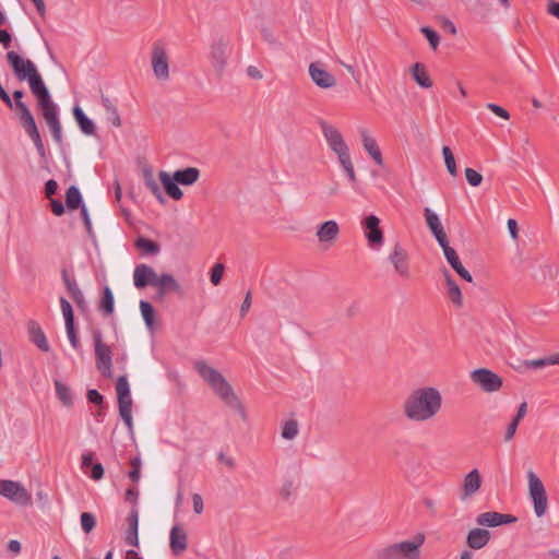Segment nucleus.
I'll return each mask as SVG.
<instances>
[{"label":"nucleus","instance_id":"obj_1","mask_svg":"<svg viewBox=\"0 0 559 559\" xmlns=\"http://www.w3.org/2000/svg\"><path fill=\"white\" fill-rule=\"evenodd\" d=\"M5 59L15 78L19 81H27L29 90L37 100V107L51 132L55 143L61 147L63 145V135L58 107L53 103L50 92L44 83L35 63L13 50L7 52Z\"/></svg>","mask_w":559,"mask_h":559},{"label":"nucleus","instance_id":"obj_2","mask_svg":"<svg viewBox=\"0 0 559 559\" xmlns=\"http://www.w3.org/2000/svg\"><path fill=\"white\" fill-rule=\"evenodd\" d=\"M442 408V395L437 388L413 390L403 403V414L411 421L424 423L435 418Z\"/></svg>","mask_w":559,"mask_h":559},{"label":"nucleus","instance_id":"obj_3","mask_svg":"<svg viewBox=\"0 0 559 559\" xmlns=\"http://www.w3.org/2000/svg\"><path fill=\"white\" fill-rule=\"evenodd\" d=\"M194 369L228 407L235 409L243 419L246 418L242 403L221 372L210 367L204 360L195 361Z\"/></svg>","mask_w":559,"mask_h":559},{"label":"nucleus","instance_id":"obj_4","mask_svg":"<svg viewBox=\"0 0 559 559\" xmlns=\"http://www.w3.org/2000/svg\"><path fill=\"white\" fill-rule=\"evenodd\" d=\"M425 534L417 533L412 540L394 543L376 549V559H419Z\"/></svg>","mask_w":559,"mask_h":559},{"label":"nucleus","instance_id":"obj_5","mask_svg":"<svg viewBox=\"0 0 559 559\" xmlns=\"http://www.w3.org/2000/svg\"><path fill=\"white\" fill-rule=\"evenodd\" d=\"M95 347L96 368L105 378L112 376L111 348L103 342V335L99 330L93 332Z\"/></svg>","mask_w":559,"mask_h":559},{"label":"nucleus","instance_id":"obj_6","mask_svg":"<svg viewBox=\"0 0 559 559\" xmlns=\"http://www.w3.org/2000/svg\"><path fill=\"white\" fill-rule=\"evenodd\" d=\"M527 480L530 497L534 504V512L538 518H540L546 513L548 507V499L544 484L533 471L527 472Z\"/></svg>","mask_w":559,"mask_h":559},{"label":"nucleus","instance_id":"obj_7","mask_svg":"<svg viewBox=\"0 0 559 559\" xmlns=\"http://www.w3.org/2000/svg\"><path fill=\"white\" fill-rule=\"evenodd\" d=\"M471 380L487 393L497 392L503 385L502 378L487 368H478L473 370L471 372Z\"/></svg>","mask_w":559,"mask_h":559},{"label":"nucleus","instance_id":"obj_8","mask_svg":"<svg viewBox=\"0 0 559 559\" xmlns=\"http://www.w3.org/2000/svg\"><path fill=\"white\" fill-rule=\"evenodd\" d=\"M152 69L154 75L159 81H166L169 78L168 56L162 43L156 41L152 49Z\"/></svg>","mask_w":559,"mask_h":559},{"label":"nucleus","instance_id":"obj_9","mask_svg":"<svg viewBox=\"0 0 559 559\" xmlns=\"http://www.w3.org/2000/svg\"><path fill=\"white\" fill-rule=\"evenodd\" d=\"M0 495L22 506L29 504L32 500L28 491L22 485L13 480L0 479Z\"/></svg>","mask_w":559,"mask_h":559},{"label":"nucleus","instance_id":"obj_10","mask_svg":"<svg viewBox=\"0 0 559 559\" xmlns=\"http://www.w3.org/2000/svg\"><path fill=\"white\" fill-rule=\"evenodd\" d=\"M362 227L368 245L371 248H379L383 245V231L380 228V219L376 215L370 214L366 216L362 221Z\"/></svg>","mask_w":559,"mask_h":559},{"label":"nucleus","instance_id":"obj_11","mask_svg":"<svg viewBox=\"0 0 559 559\" xmlns=\"http://www.w3.org/2000/svg\"><path fill=\"white\" fill-rule=\"evenodd\" d=\"M516 521L518 518L512 514L499 513L496 511L484 512L476 518V523L483 527H497L500 525L512 524Z\"/></svg>","mask_w":559,"mask_h":559},{"label":"nucleus","instance_id":"obj_12","mask_svg":"<svg viewBox=\"0 0 559 559\" xmlns=\"http://www.w3.org/2000/svg\"><path fill=\"white\" fill-rule=\"evenodd\" d=\"M389 261L393 264L395 272L403 278L411 277L408 254L400 243H395L389 255Z\"/></svg>","mask_w":559,"mask_h":559},{"label":"nucleus","instance_id":"obj_13","mask_svg":"<svg viewBox=\"0 0 559 559\" xmlns=\"http://www.w3.org/2000/svg\"><path fill=\"white\" fill-rule=\"evenodd\" d=\"M158 275L154 269L146 264H138L133 271V284L138 289L146 286H157Z\"/></svg>","mask_w":559,"mask_h":559},{"label":"nucleus","instance_id":"obj_14","mask_svg":"<svg viewBox=\"0 0 559 559\" xmlns=\"http://www.w3.org/2000/svg\"><path fill=\"white\" fill-rule=\"evenodd\" d=\"M309 75L314 84L321 88H331L336 85L334 75L326 71L320 62L310 63Z\"/></svg>","mask_w":559,"mask_h":559},{"label":"nucleus","instance_id":"obj_15","mask_svg":"<svg viewBox=\"0 0 559 559\" xmlns=\"http://www.w3.org/2000/svg\"><path fill=\"white\" fill-rule=\"evenodd\" d=\"M424 216L427 223V226L431 234L435 236L439 246L442 247L449 243L448 236L443 229V226L438 217V215L432 212L429 207H425Z\"/></svg>","mask_w":559,"mask_h":559},{"label":"nucleus","instance_id":"obj_16","mask_svg":"<svg viewBox=\"0 0 559 559\" xmlns=\"http://www.w3.org/2000/svg\"><path fill=\"white\" fill-rule=\"evenodd\" d=\"M169 547L174 556H180L188 547V537L183 527L174 525L170 530Z\"/></svg>","mask_w":559,"mask_h":559},{"label":"nucleus","instance_id":"obj_17","mask_svg":"<svg viewBox=\"0 0 559 559\" xmlns=\"http://www.w3.org/2000/svg\"><path fill=\"white\" fill-rule=\"evenodd\" d=\"M320 127L330 148L333 152H336L347 146L343 139V135L334 126L329 124L328 122L322 120L320 121Z\"/></svg>","mask_w":559,"mask_h":559},{"label":"nucleus","instance_id":"obj_18","mask_svg":"<svg viewBox=\"0 0 559 559\" xmlns=\"http://www.w3.org/2000/svg\"><path fill=\"white\" fill-rule=\"evenodd\" d=\"M481 486V476L477 468H474L468 474L465 475L463 485H462V493L461 500H466L473 497Z\"/></svg>","mask_w":559,"mask_h":559},{"label":"nucleus","instance_id":"obj_19","mask_svg":"<svg viewBox=\"0 0 559 559\" xmlns=\"http://www.w3.org/2000/svg\"><path fill=\"white\" fill-rule=\"evenodd\" d=\"M444 253V257L451 267L466 282L472 283L473 277L471 273L463 266L461 260L456 253V251L450 247L449 243L441 247Z\"/></svg>","mask_w":559,"mask_h":559},{"label":"nucleus","instance_id":"obj_20","mask_svg":"<svg viewBox=\"0 0 559 559\" xmlns=\"http://www.w3.org/2000/svg\"><path fill=\"white\" fill-rule=\"evenodd\" d=\"M491 533L484 527H476L468 532L466 536V545L474 550H479L488 545Z\"/></svg>","mask_w":559,"mask_h":559},{"label":"nucleus","instance_id":"obj_21","mask_svg":"<svg viewBox=\"0 0 559 559\" xmlns=\"http://www.w3.org/2000/svg\"><path fill=\"white\" fill-rule=\"evenodd\" d=\"M95 453L86 452L82 455V469L84 473H88L90 477L94 480H100L104 477V467L102 463L94 462Z\"/></svg>","mask_w":559,"mask_h":559},{"label":"nucleus","instance_id":"obj_22","mask_svg":"<svg viewBox=\"0 0 559 559\" xmlns=\"http://www.w3.org/2000/svg\"><path fill=\"white\" fill-rule=\"evenodd\" d=\"M160 183L166 194L173 200H180L183 197L182 190L179 188V182L176 181V177L170 176L167 171L160 170L158 174Z\"/></svg>","mask_w":559,"mask_h":559},{"label":"nucleus","instance_id":"obj_23","mask_svg":"<svg viewBox=\"0 0 559 559\" xmlns=\"http://www.w3.org/2000/svg\"><path fill=\"white\" fill-rule=\"evenodd\" d=\"M211 59L215 70L222 73L227 59V44L225 41L219 39L211 46Z\"/></svg>","mask_w":559,"mask_h":559},{"label":"nucleus","instance_id":"obj_24","mask_svg":"<svg viewBox=\"0 0 559 559\" xmlns=\"http://www.w3.org/2000/svg\"><path fill=\"white\" fill-rule=\"evenodd\" d=\"M28 335L29 341L33 344H35L40 350H43L44 353H48L50 350V346L46 338V335L40 325L36 321L28 322Z\"/></svg>","mask_w":559,"mask_h":559},{"label":"nucleus","instance_id":"obj_25","mask_svg":"<svg viewBox=\"0 0 559 559\" xmlns=\"http://www.w3.org/2000/svg\"><path fill=\"white\" fill-rule=\"evenodd\" d=\"M361 136V142L364 148L368 152V154L371 156V158L376 162L377 165L382 166L383 165V158L382 153L377 144V141L369 135L368 131L366 129H361L359 131Z\"/></svg>","mask_w":559,"mask_h":559},{"label":"nucleus","instance_id":"obj_26","mask_svg":"<svg viewBox=\"0 0 559 559\" xmlns=\"http://www.w3.org/2000/svg\"><path fill=\"white\" fill-rule=\"evenodd\" d=\"M128 528L124 534V542L133 547L139 546L138 527H139V512L133 508L128 516Z\"/></svg>","mask_w":559,"mask_h":559},{"label":"nucleus","instance_id":"obj_27","mask_svg":"<svg viewBox=\"0 0 559 559\" xmlns=\"http://www.w3.org/2000/svg\"><path fill=\"white\" fill-rule=\"evenodd\" d=\"M442 273L445 278L449 298L455 307L461 308L463 306V297L460 286L456 284L448 269L444 267Z\"/></svg>","mask_w":559,"mask_h":559},{"label":"nucleus","instance_id":"obj_28","mask_svg":"<svg viewBox=\"0 0 559 559\" xmlns=\"http://www.w3.org/2000/svg\"><path fill=\"white\" fill-rule=\"evenodd\" d=\"M338 233V224L335 221H326L319 226L317 237L320 242H331L336 239Z\"/></svg>","mask_w":559,"mask_h":559},{"label":"nucleus","instance_id":"obj_29","mask_svg":"<svg viewBox=\"0 0 559 559\" xmlns=\"http://www.w3.org/2000/svg\"><path fill=\"white\" fill-rule=\"evenodd\" d=\"M73 117L80 130L86 135H93L96 131L94 122L84 114L80 106L73 107Z\"/></svg>","mask_w":559,"mask_h":559},{"label":"nucleus","instance_id":"obj_30","mask_svg":"<svg viewBox=\"0 0 559 559\" xmlns=\"http://www.w3.org/2000/svg\"><path fill=\"white\" fill-rule=\"evenodd\" d=\"M411 73L414 81L423 88H430L432 81L426 72L424 63L416 62L411 67Z\"/></svg>","mask_w":559,"mask_h":559},{"label":"nucleus","instance_id":"obj_31","mask_svg":"<svg viewBox=\"0 0 559 559\" xmlns=\"http://www.w3.org/2000/svg\"><path fill=\"white\" fill-rule=\"evenodd\" d=\"M176 177V181L182 186H192L200 178V170L195 167H187L185 169H179L174 173Z\"/></svg>","mask_w":559,"mask_h":559},{"label":"nucleus","instance_id":"obj_32","mask_svg":"<svg viewBox=\"0 0 559 559\" xmlns=\"http://www.w3.org/2000/svg\"><path fill=\"white\" fill-rule=\"evenodd\" d=\"M143 179L146 188L151 191V193L156 198V200L159 202V204L164 205L166 203V199L164 194L162 193V190L155 180L152 170L144 169L143 171Z\"/></svg>","mask_w":559,"mask_h":559},{"label":"nucleus","instance_id":"obj_33","mask_svg":"<svg viewBox=\"0 0 559 559\" xmlns=\"http://www.w3.org/2000/svg\"><path fill=\"white\" fill-rule=\"evenodd\" d=\"M53 384L58 400L63 406L71 407L73 405V394L71 389L59 379H55Z\"/></svg>","mask_w":559,"mask_h":559},{"label":"nucleus","instance_id":"obj_34","mask_svg":"<svg viewBox=\"0 0 559 559\" xmlns=\"http://www.w3.org/2000/svg\"><path fill=\"white\" fill-rule=\"evenodd\" d=\"M134 246L142 252V254L156 255L160 251V246L156 241L143 236H139L135 239Z\"/></svg>","mask_w":559,"mask_h":559},{"label":"nucleus","instance_id":"obj_35","mask_svg":"<svg viewBox=\"0 0 559 559\" xmlns=\"http://www.w3.org/2000/svg\"><path fill=\"white\" fill-rule=\"evenodd\" d=\"M66 205L70 211L82 209L83 199L76 186H71L66 192Z\"/></svg>","mask_w":559,"mask_h":559},{"label":"nucleus","instance_id":"obj_36","mask_svg":"<svg viewBox=\"0 0 559 559\" xmlns=\"http://www.w3.org/2000/svg\"><path fill=\"white\" fill-rule=\"evenodd\" d=\"M160 287L164 290L174 292L177 294L181 293V286L179 283L175 280V277L171 274L163 273L157 277V286Z\"/></svg>","mask_w":559,"mask_h":559},{"label":"nucleus","instance_id":"obj_37","mask_svg":"<svg viewBox=\"0 0 559 559\" xmlns=\"http://www.w3.org/2000/svg\"><path fill=\"white\" fill-rule=\"evenodd\" d=\"M114 306L115 300L112 292L108 286H105L98 308L104 313V316H110L114 312Z\"/></svg>","mask_w":559,"mask_h":559},{"label":"nucleus","instance_id":"obj_38","mask_svg":"<svg viewBox=\"0 0 559 559\" xmlns=\"http://www.w3.org/2000/svg\"><path fill=\"white\" fill-rule=\"evenodd\" d=\"M140 310L141 314L143 317V320L148 329H152L154 325V318H155V310L153 306L146 301L141 300L140 301Z\"/></svg>","mask_w":559,"mask_h":559},{"label":"nucleus","instance_id":"obj_39","mask_svg":"<svg viewBox=\"0 0 559 559\" xmlns=\"http://www.w3.org/2000/svg\"><path fill=\"white\" fill-rule=\"evenodd\" d=\"M442 155L444 158L447 170L449 171V174L452 177H456L457 176V167H456L455 158H454V155H453L451 148L449 146H443Z\"/></svg>","mask_w":559,"mask_h":559},{"label":"nucleus","instance_id":"obj_40","mask_svg":"<svg viewBox=\"0 0 559 559\" xmlns=\"http://www.w3.org/2000/svg\"><path fill=\"white\" fill-rule=\"evenodd\" d=\"M15 109L22 127L35 122V119L25 103L17 104Z\"/></svg>","mask_w":559,"mask_h":559},{"label":"nucleus","instance_id":"obj_41","mask_svg":"<svg viewBox=\"0 0 559 559\" xmlns=\"http://www.w3.org/2000/svg\"><path fill=\"white\" fill-rule=\"evenodd\" d=\"M129 463H130L131 469L128 473V477L130 478V480L132 483H138L141 478V466H142L141 457L139 455L131 457Z\"/></svg>","mask_w":559,"mask_h":559},{"label":"nucleus","instance_id":"obj_42","mask_svg":"<svg viewBox=\"0 0 559 559\" xmlns=\"http://www.w3.org/2000/svg\"><path fill=\"white\" fill-rule=\"evenodd\" d=\"M298 435V423L295 419H289L284 423L282 428V437L286 440H292Z\"/></svg>","mask_w":559,"mask_h":559},{"label":"nucleus","instance_id":"obj_43","mask_svg":"<svg viewBox=\"0 0 559 559\" xmlns=\"http://www.w3.org/2000/svg\"><path fill=\"white\" fill-rule=\"evenodd\" d=\"M420 32L425 35V37L429 41L430 47L433 50H436L438 48V46H439V43H440L439 34L435 29L429 27V26H423L420 28Z\"/></svg>","mask_w":559,"mask_h":559},{"label":"nucleus","instance_id":"obj_44","mask_svg":"<svg viewBox=\"0 0 559 559\" xmlns=\"http://www.w3.org/2000/svg\"><path fill=\"white\" fill-rule=\"evenodd\" d=\"M81 526L84 533H91L96 526L95 515L90 512H83L81 514Z\"/></svg>","mask_w":559,"mask_h":559},{"label":"nucleus","instance_id":"obj_45","mask_svg":"<svg viewBox=\"0 0 559 559\" xmlns=\"http://www.w3.org/2000/svg\"><path fill=\"white\" fill-rule=\"evenodd\" d=\"M552 360H554V355H551L549 357H545V358H539V359L525 360V361H523V365L526 368L538 369V368L554 365Z\"/></svg>","mask_w":559,"mask_h":559},{"label":"nucleus","instance_id":"obj_46","mask_svg":"<svg viewBox=\"0 0 559 559\" xmlns=\"http://www.w3.org/2000/svg\"><path fill=\"white\" fill-rule=\"evenodd\" d=\"M60 306L64 317L66 325L74 323V314L71 304L64 297H61Z\"/></svg>","mask_w":559,"mask_h":559},{"label":"nucleus","instance_id":"obj_47","mask_svg":"<svg viewBox=\"0 0 559 559\" xmlns=\"http://www.w3.org/2000/svg\"><path fill=\"white\" fill-rule=\"evenodd\" d=\"M465 177H466L467 182L472 187H478L483 182L481 174H479L477 170H475L473 168H466L465 169Z\"/></svg>","mask_w":559,"mask_h":559},{"label":"nucleus","instance_id":"obj_48","mask_svg":"<svg viewBox=\"0 0 559 559\" xmlns=\"http://www.w3.org/2000/svg\"><path fill=\"white\" fill-rule=\"evenodd\" d=\"M224 271H225V266L224 264L222 263H216L212 270H211V283L214 285V286H217L221 284L222 282V277H223V274H224Z\"/></svg>","mask_w":559,"mask_h":559},{"label":"nucleus","instance_id":"obj_49","mask_svg":"<svg viewBox=\"0 0 559 559\" xmlns=\"http://www.w3.org/2000/svg\"><path fill=\"white\" fill-rule=\"evenodd\" d=\"M23 129L25 130L29 139L33 141L34 145L43 142L36 122L24 126Z\"/></svg>","mask_w":559,"mask_h":559},{"label":"nucleus","instance_id":"obj_50","mask_svg":"<svg viewBox=\"0 0 559 559\" xmlns=\"http://www.w3.org/2000/svg\"><path fill=\"white\" fill-rule=\"evenodd\" d=\"M66 330H67L68 338L71 343V346L74 349H79L81 347V343L79 341L74 323H72V324L70 323V324L66 325Z\"/></svg>","mask_w":559,"mask_h":559},{"label":"nucleus","instance_id":"obj_51","mask_svg":"<svg viewBox=\"0 0 559 559\" xmlns=\"http://www.w3.org/2000/svg\"><path fill=\"white\" fill-rule=\"evenodd\" d=\"M337 157H338V162L340 164L342 165V167H346V166H350L353 163H352V158H350V154H349V151H348V146H345L343 147L342 150H338L336 152H334Z\"/></svg>","mask_w":559,"mask_h":559},{"label":"nucleus","instance_id":"obj_52","mask_svg":"<svg viewBox=\"0 0 559 559\" xmlns=\"http://www.w3.org/2000/svg\"><path fill=\"white\" fill-rule=\"evenodd\" d=\"M117 400H118L119 411L132 408L133 403H132L131 392L118 395Z\"/></svg>","mask_w":559,"mask_h":559},{"label":"nucleus","instance_id":"obj_53","mask_svg":"<svg viewBox=\"0 0 559 559\" xmlns=\"http://www.w3.org/2000/svg\"><path fill=\"white\" fill-rule=\"evenodd\" d=\"M116 392H117V396L120 394H126V393L130 392V385H129L127 376H120L117 379Z\"/></svg>","mask_w":559,"mask_h":559},{"label":"nucleus","instance_id":"obj_54","mask_svg":"<svg viewBox=\"0 0 559 559\" xmlns=\"http://www.w3.org/2000/svg\"><path fill=\"white\" fill-rule=\"evenodd\" d=\"M119 415L126 424L130 433L133 432L132 408L119 411Z\"/></svg>","mask_w":559,"mask_h":559},{"label":"nucleus","instance_id":"obj_55","mask_svg":"<svg viewBox=\"0 0 559 559\" xmlns=\"http://www.w3.org/2000/svg\"><path fill=\"white\" fill-rule=\"evenodd\" d=\"M486 107L491 111L493 112L496 116L502 118V119H506L508 120L510 118V115L509 112L501 106L497 105V104H492V103H488L486 105Z\"/></svg>","mask_w":559,"mask_h":559},{"label":"nucleus","instance_id":"obj_56","mask_svg":"<svg viewBox=\"0 0 559 559\" xmlns=\"http://www.w3.org/2000/svg\"><path fill=\"white\" fill-rule=\"evenodd\" d=\"M86 397L88 403L95 404V405H102L104 402L103 395L95 389H90L86 393Z\"/></svg>","mask_w":559,"mask_h":559},{"label":"nucleus","instance_id":"obj_57","mask_svg":"<svg viewBox=\"0 0 559 559\" xmlns=\"http://www.w3.org/2000/svg\"><path fill=\"white\" fill-rule=\"evenodd\" d=\"M108 121L111 122L112 126L119 128L121 127V119L118 112V108L115 106L110 110L106 111Z\"/></svg>","mask_w":559,"mask_h":559},{"label":"nucleus","instance_id":"obj_58","mask_svg":"<svg viewBox=\"0 0 559 559\" xmlns=\"http://www.w3.org/2000/svg\"><path fill=\"white\" fill-rule=\"evenodd\" d=\"M50 200V209H51V212L56 215V216H62L66 212V209H64V205L63 203L58 200V199H49Z\"/></svg>","mask_w":559,"mask_h":559},{"label":"nucleus","instance_id":"obj_59","mask_svg":"<svg viewBox=\"0 0 559 559\" xmlns=\"http://www.w3.org/2000/svg\"><path fill=\"white\" fill-rule=\"evenodd\" d=\"M81 216H82V219H83V223H84V226L86 228L87 234L90 236L94 237L93 228H92V222H91V218H90V215H88V211H87L85 205H82Z\"/></svg>","mask_w":559,"mask_h":559},{"label":"nucleus","instance_id":"obj_60","mask_svg":"<svg viewBox=\"0 0 559 559\" xmlns=\"http://www.w3.org/2000/svg\"><path fill=\"white\" fill-rule=\"evenodd\" d=\"M58 189V182L55 179H49L45 183V195L47 199H52Z\"/></svg>","mask_w":559,"mask_h":559},{"label":"nucleus","instance_id":"obj_61","mask_svg":"<svg viewBox=\"0 0 559 559\" xmlns=\"http://www.w3.org/2000/svg\"><path fill=\"white\" fill-rule=\"evenodd\" d=\"M520 421L512 418L511 423L507 427L504 435V441L509 442L514 438Z\"/></svg>","mask_w":559,"mask_h":559},{"label":"nucleus","instance_id":"obj_62","mask_svg":"<svg viewBox=\"0 0 559 559\" xmlns=\"http://www.w3.org/2000/svg\"><path fill=\"white\" fill-rule=\"evenodd\" d=\"M251 302H252V295H251V292H247L246 296H245V299L241 304V307H240V316L243 318L247 312L249 311L250 307H251Z\"/></svg>","mask_w":559,"mask_h":559},{"label":"nucleus","instance_id":"obj_63","mask_svg":"<svg viewBox=\"0 0 559 559\" xmlns=\"http://www.w3.org/2000/svg\"><path fill=\"white\" fill-rule=\"evenodd\" d=\"M139 491L134 487L128 488L124 493L127 502L135 504L138 502Z\"/></svg>","mask_w":559,"mask_h":559},{"label":"nucleus","instance_id":"obj_64","mask_svg":"<svg viewBox=\"0 0 559 559\" xmlns=\"http://www.w3.org/2000/svg\"><path fill=\"white\" fill-rule=\"evenodd\" d=\"M547 12L559 20V2L549 0L547 4Z\"/></svg>","mask_w":559,"mask_h":559}]
</instances>
